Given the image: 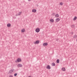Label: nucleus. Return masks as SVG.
I'll use <instances>...</instances> for the list:
<instances>
[{
  "mask_svg": "<svg viewBox=\"0 0 77 77\" xmlns=\"http://www.w3.org/2000/svg\"><path fill=\"white\" fill-rule=\"evenodd\" d=\"M22 66L23 65L21 64H19L17 66V67H18V68H20L21 67H22Z\"/></svg>",
  "mask_w": 77,
  "mask_h": 77,
  "instance_id": "nucleus-5",
  "label": "nucleus"
},
{
  "mask_svg": "<svg viewBox=\"0 0 77 77\" xmlns=\"http://www.w3.org/2000/svg\"><path fill=\"white\" fill-rule=\"evenodd\" d=\"M11 24H10V23H8L7 25V27H11Z\"/></svg>",
  "mask_w": 77,
  "mask_h": 77,
  "instance_id": "nucleus-14",
  "label": "nucleus"
},
{
  "mask_svg": "<svg viewBox=\"0 0 77 77\" xmlns=\"http://www.w3.org/2000/svg\"><path fill=\"white\" fill-rule=\"evenodd\" d=\"M59 21H60V19L59 18H57L55 20L56 22H57V23L59 22Z\"/></svg>",
  "mask_w": 77,
  "mask_h": 77,
  "instance_id": "nucleus-6",
  "label": "nucleus"
},
{
  "mask_svg": "<svg viewBox=\"0 0 77 77\" xmlns=\"http://www.w3.org/2000/svg\"><path fill=\"white\" fill-rule=\"evenodd\" d=\"M47 69H51V67H50V66L49 65H48L47 66Z\"/></svg>",
  "mask_w": 77,
  "mask_h": 77,
  "instance_id": "nucleus-9",
  "label": "nucleus"
},
{
  "mask_svg": "<svg viewBox=\"0 0 77 77\" xmlns=\"http://www.w3.org/2000/svg\"><path fill=\"white\" fill-rule=\"evenodd\" d=\"M60 5H61V6H62L63 5V3L62 2H60Z\"/></svg>",
  "mask_w": 77,
  "mask_h": 77,
  "instance_id": "nucleus-21",
  "label": "nucleus"
},
{
  "mask_svg": "<svg viewBox=\"0 0 77 77\" xmlns=\"http://www.w3.org/2000/svg\"><path fill=\"white\" fill-rule=\"evenodd\" d=\"M21 61V60L20 58H18L17 60L15 61V62L17 63V62H20Z\"/></svg>",
  "mask_w": 77,
  "mask_h": 77,
  "instance_id": "nucleus-2",
  "label": "nucleus"
},
{
  "mask_svg": "<svg viewBox=\"0 0 77 77\" xmlns=\"http://www.w3.org/2000/svg\"><path fill=\"white\" fill-rule=\"evenodd\" d=\"M39 43V40H37L36 41L34 42V44H38Z\"/></svg>",
  "mask_w": 77,
  "mask_h": 77,
  "instance_id": "nucleus-3",
  "label": "nucleus"
},
{
  "mask_svg": "<svg viewBox=\"0 0 77 77\" xmlns=\"http://www.w3.org/2000/svg\"><path fill=\"white\" fill-rule=\"evenodd\" d=\"M77 17H75L73 19V21H75L76 20H77Z\"/></svg>",
  "mask_w": 77,
  "mask_h": 77,
  "instance_id": "nucleus-13",
  "label": "nucleus"
},
{
  "mask_svg": "<svg viewBox=\"0 0 77 77\" xmlns=\"http://www.w3.org/2000/svg\"><path fill=\"white\" fill-rule=\"evenodd\" d=\"M50 21H51V22L52 23H54V19H51L50 20Z\"/></svg>",
  "mask_w": 77,
  "mask_h": 77,
  "instance_id": "nucleus-11",
  "label": "nucleus"
},
{
  "mask_svg": "<svg viewBox=\"0 0 77 77\" xmlns=\"http://www.w3.org/2000/svg\"><path fill=\"white\" fill-rule=\"evenodd\" d=\"M57 63H59V59L57 60Z\"/></svg>",
  "mask_w": 77,
  "mask_h": 77,
  "instance_id": "nucleus-19",
  "label": "nucleus"
},
{
  "mask_svg": "<svg viewBox=\"0 0 77 77\" xmlns=\"http://www.w3.org/2000/svg\"><path fill=\"white\" fill-rule=\"evenodd\" d=\"M21 13H22V12L21 11L19 12L16 15V16H18V15H20L21 14Z\"/></svg>",
  "mask_w": 77,
  "mask_h": 77,
  "instance_id": "nucleus-8",
  "label": "nucleus"
},
{
  "mask_svg": "<svg viewBox=\"0 0 77 77\" xmlns=\"http://www.w3.org/2000/svg\"><path fill=\"white\" fill-rule=\"evenodd\" d=\"M9 77H13V76H12V75H10Z\"/></svg>",
  "mask_w": 77,
  "mask_h": 77,
  "instance_id": "nucleus-24",
  "label": "nucleus"
},
{
  "mask_svg": "<svg viewBox=\"0 0 77 77\" xmlns=\"http://www.w3.org/2000/svg\"><path fill=\"white\" fill-rule=\"evenodd\" d=\"M32 12H34V13H35V12H36V10L35 9H32Z\"/></svg>",
  "mask_w": 77,
  "mask_h": 77,
  "instance_id": "nucleus-10",
  "label": "nucleus"
},
{
  "mask_svg": "<svg viewBox=\"0 0 77 77\" xmlns=\"http://www.w3.org/2000/svg\"><path fill=\"white\" fill-rule=\"evenodd\" d=\"M13 70H11L9 71V72H10V73H12V72H13Z\"/></svg>",
  "mask_w": 77,
  "mask_h": 77,
  "instance_id": "nucleus-18",
  "label": "nucleus"
},
{
  "mask_svg": "<svg viewBox=\"0 0 77 77\" xmlns=\"http://www.w3.org/2000/svg\"><path fill=\"white\" fill-rule=\"evenodd\" d=\"M77 35H74L73 36V38H77Z\"/></svg>",
  "mask_w": 77,
  "mask_h": 77,
  "instance_id": "nucleus-16",
  "label": "nucleus"
},
{
  "mask_svg": "<svg viewBox=\"0 0 77 77\" xmlns=\"http://www.w3.org/2000/svg\"><path fill=\"white\" fill-rule=\"evenodd\" d=\"M51 65H52V66H54L56 65V64H55V63H52Z\"/></svg>",
  "mask_w": 77,
  "mask_h": 77,
  "instance_id": "nucleus-15",
  "label": "nucleus"
},
{
  "mask_svg": "<svg viewBox=\"0 0 77 77\" xmlns=\"http://www.w3.org/2000/svg\"><path fill=\"white\" fill-rule=\"evenodd\" d=\"M21 33H24L25 32V29H21Z\"/></svg>",
  "mask_w": 77,
  "mask_h": 77,
  "instance_id": "nucleus-7",
  "label": "nucleus"
},
{
  "mask_svg": "<svg viewBox=\"0 0 77 77\" xmlns=\"http://www.w3.org/2000/svg\"><path fill=\"white\" fill-rule=\"evenodd\" d=\"M35 32H37V33H39V32H40V29L39 28H37L35 29Z\"/></svg>",
  "mask_w": 77,
  "mask_h": 77,
  "instance_id": "nucleus-1",
  "label": "nucleus"
},
{
  "mask_svg": "<svg viewBox=\"0 0 77 77\" xmlns=\"http://www.w3.org/2000/svg\"><path fill=\"white\" fill-rule=\"evenodd\" d=\"M48 45V43H44L43 44V47H46Z\"/></svg>",
  "mask_w": 77,
  "mask_h": 77,
  "instance_id": "nucleus-4",
  "label": "nucleus"
},
{
  "mask_svg": "<svg viewBox=\"0 0 77 77\" xmlns=\"http://www.w3.org/2000/svg\"><path fill=\"white\" fill-rule=\"evenodd\" d=\"M28 1H31V0H28Z\"/></svg>",
  "mask_w": 77,
  "mask_h": 77,
  "instance_id": "nucleus-25",
  "label": "nucleus"
},
{
  "mask_svg": "<svg viewBox=\"0 0 77 77\" xmlns=\"http://www.w3.org/2000/svg\"><path fill=\"white\" fill-rule=\"evenodd\" d=\"M55 17H56V18H58V17H59V15L58 14H57L55 15Z\"/></svg>",
  "mask_w": 77,
  "mask_h": 77,
  "instance_id": "nucleus-12",
  "label": "nucleus"
},
{
  "mask_svg": "<svg viewBox=\"0 0 77 77\" xmlns=\"http://www.w3.org/2000/svg\"><path fill=\"white\" fill-rule=\"evenodd\" d=\"M0 58H1V57H0Z\"/></svg>",
  "mask_w": 77,
  "mask_h": 77,
  "instance_id": "nucleus-26",
  "label": "nucleus"
},
{
  "mask_svg": "<svg viewBox=\"0 0 77 77\" xmlns=\"http://www.w3.org/2000/svg\"><path fill=\"white\" fill-rule=\"evenodd\" d=\"M52 15H53V16H54V13H53L52 14Z\"/></svg>",
  "mask_w": 77,
  "mask_h": 77,
  "instance_id": "nucleus-23",
  "label": "nucleus"
},
{
  "mask_svg": "<svg viewBox=\"0 0 77 77\" xmlns=\"http://www.w3.org/2000/svg\"><path fill=\"white\" fill-rule=\"evenodd\" d=\"M62 70L63 71H65V70H66V69H65V68L63 67V68H62Z\"/></svg>",
  "mask_w": 77,
  "mask_h": 77,
  "instance_id": "nucleus-17",
  "label": "nucleus"
},
{
  "mask_svg": "<svg viewBox=\"0 0 77 77\" xmlns=\"http://www.w3.org/2000/svg\"><path fill=\"white\" fill-rule=\"evenodd\" d=\"M17 74L15 73V74H14V76H17Z\"/></svg>",
  "mask_w": 77,
  "mask_h": 77,
  "instance_id": "nucleus-22",
  "label": "nucleus"
},
{
  "mask_svg": "<svg viewBox=\"0 0 77 77\" xmlns=\"http://www.w3.org/2000/svg\"><path fill=\"white\" fill-rule=\"evenodd\" d=\"M71 27H72L74 28V27H75V25H72Z\"/></svg>",
  "mask_w": 77,
  "mask_h": 77,
  "instance_id": "nucleus-20",
  "label": "nucleus"
}]
</instances>
